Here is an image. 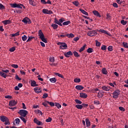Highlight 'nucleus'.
Segmentation results:
<instances>
[{"label": "nucleus", "mask_w": 128, "mask_h": 128, "mask_svg": "<svg viewBox=\"0 0 128 128\" xmlns=\"http://www.w3.org/2000/svg\"><path fill=\"white\" fill-rule=\"evenodd\" d=\"M38 35L40 39H41L42 42H40L42 47H46L45 43H48V40L45 38L44 34L42 30V29H40L38 32Z\"/></svg>", "instance_id": "f257e3e1"}, {"label": "nucleus", "mask_w": 128, "mask_h": 128, "mask_svg": "<svg viewBox=\"0 0 128 128\" xmlns=\"http://www.w3.org/2000/svg\"><path fill=\"white\" fill-rule=\"evenodd\" d=\"M0 120L2 122H4L5 126H6L8 124V126H10V120H8V118L4 116H0Z\"/></svg>", "instance_id": "f03ea898"}, {"label": "nucleus", "mask_w": 128, "mask_h": 128, "mask_svg": "<svg viewBox=\"0 0 128 128\" xmlns=\"http://www.w3.org/2000/svg\"><path fill=\"white\" fill-rule=\"evenodd\" d=\"M57 44L60 46V50H66L68 48L67 44L64 42H58Z\"/></svg>", "instance_id": "7ed1b4c3"}, {"label": "nucleus", "mask_w": 128, "mask_h": 128, "mask_svg": "<svg viewBox=\"0 0 128 128\" xmlns=\"http://www.w3.org/2000/svg\"><path fill=\"white\" fill-rule=\"evenodd\" d=\"M18 114H20L21 116H26V114H28V112L26 110H20L18 112Z\"/></svg>", "instance_id": "20e7f679"}, {"label": "nucleus", "mask_w": 128, "mask_h": 128, "mask_svg": "<svg viewBox=\"0 0 128 128\" xmlns=\"http://www.w3.org/2000/svg\"><path fill=\"white\" fill-rule=\"evenodd\" d=\"M119 94H120V90H115V91H114V92L112 93L113 98H118Z\"/></svg>", "instance_id": "39448f33"}, {"label": "nucleus", "mask_w": 128, "mask_h": 128, "mask_svg": "<svg viewBox=\"0 0 128 128\" xmlns=\"http://www.w3.org/2000/svg\"><path fill=\"white\" fill-rule=\"evenodd\" d=\"M87 34L88 36H96L97 32H96V30H88Z\"/></svg>", "instance_id": "423d86ee"}, {"label": "nucleus", "mask_w": 128, "mask_h": 128, "mask_svg": "<svg viewBox=\"0 0 128 128\" xmlns=\"http://www.w3.org/2000/svg\"><path fill=\"white\" fill-rule=\"evenodd\" d=\"M42 12L44 14H53L52 10H48V9L44 8L42 9Z\"/></svg>", "instance_id": "0eeeda50"}, {"label": "nucleus", "mask_w": 128, "mask_h": 128, "mask_svg": "<svg viewBox=\"0 0 128 128\" xmlns=\"http://www.w3.org/2000/svg\"><path fill=\"white\" fill-rule=\"evenodd\" d=\"M17 104L18 102H16V100H12L9 102V106H14Z\"/></svg>", "instance_id": "6e6552de"}, {"label": "nucleus", "mask_w": 128, "mask_h": 128, "mask_svg": "<svg viewBox=\"0 0 128 128\" xmlns=\"http://www.w3.org/2000/svg\"><path fill=\"white\" fill-rule=\"evenodd\" d=\"M34 91L36 92V94H41L42 92V88L40 87H35L34 88Z\"/></svg>", "instance_id": "1a4fd4ad"}, {"label": "nucleus", "mask_w": 128, "mask_h": 128, "mask_svg": "<svg viewBox=\"0 0 128 128\" xmlns=\"http://www.w3.org/2000/svg\"><path fill=\"white\" fill-rule=\"evenodd\" d=\"M34 122L35 124H36L37 125L39 126V125H43L42 122V121H40V120H38L36 118H35L34 119Z\"/></svg>", "instance_id": "9d476101"}, {"label": "nucleus", "mask_w": 128, "mask_h": 128, "mask_svg": "<svg viewBox=\"0 0 128 128\" xmlns=\"http://www.w3.org/2000/svg\"><path fill=\"white\" fill-rule=\"evenodd\" d=\"M22 22H24V24H32V21H30V19L28 18H24Z\"/></svg>", "instance_id": "9b49d317"}, {"label": "nucleus", "mask_w": 128, "mask_h": 128, "mask_svg": "<svg viewBox=\"0 0 128 128\" xmlns=\"http://www.w3.org/2000/svg\"><path fill=\"white\" fill-rule=\"evenodd\" d=\"M64 54L66 57H70V56H72L73 53L72 52V50H69L68 52H65Z\"/></svg>", "instance_id": "f8f14e48"}, {"label": "nucleus", "mask_w": 128, "mask_h": 128, "mask_svg": "<svg viewBox=\"0 0 128 128\" xmlns=\"http://www.w3.org/2000/svg\"><path fill=\"white\" fill-rule=\"evenodd\" d=\"M102 90H103L104 91H110V86H102Z\"/></svg>", "instance_id": "ddd939ff"}, {"label": "nucleus", "mask_w": 128, "mask_h": 128, "mask_svg": "<svg viewBox=\"0 0 128 128\" xmlns=\"http://www.w3.org/2000/svg\"><path fill=\"white\" fill-rule=\"evenodd\" d=\"M86 122V126H87V128H89L90 126L91 125V122L89 119H86L85 120Z\"/></svg>", "instance_id": "4468645a"}, {"label": "nucleus", "mask_w": 128, "mask_h": 128, "mask_svg": "<svg viewBox=\"0 0 128 128\" xmlns=\"http://www.w3.org/2000/svg\"><path fill=\"white\" fill-rule=\"evenodd\" d=\"M2 22L4 24H5V26H6V24H12L10 20H5L2 21Z\"/></svg>", "instance_id": "2eb2a0df"}, {"label": "nucleus", "mask_w": 128, "mask_h": 128, "mask_svg": "<svg viewBox=\"0 0 128 128\" xmlns=\"http://www.w3.org/2000/svg\"><path fill=\"white\" fill-rule=\"evenodd\" d=\"M76 90H84V86H82V84H77V86H76Z\"/></svg>", "instance_id": "dca6fc26"}, {"label": "nucleus", "mask_w": 128, "mask_h": 128, "mask_svg": "<svg viewBox=\"0 0 128 128\" xmlns=\"http://www.w3.org/2000/svg\"><path fill=\"white\" fill-rule=\"evenodd\" d=\"M92 12L93 14H94V16H100V14L98 12V10H93Z\"/></svg>", "instance_id": "f3484780"}, {"label": "nucleus", "mask_w": 128, "mask_h": 128, "mask_svg": "<svg viewBox=\"0 0 128 128\" xmlns=\"http://www.w3.org/2000/svg\"><path fill=\"white\" fill-rule=\"evenodd\" d=\"M99 32L101 33H105V34H108V36H110V33H108L107 30H104V29H100Z\"/></svg>", "instance_id": "a211bd4d"}, {"label": "nucleus", "mask_w": 128, "mask_h": 128, "mask_svg": "<svg viewBox=\"0 0 128 128\" xmlns=\"http://www.w3.org/2000/svg\"><path fill=\"white\" fill-rule=\"evenodd\" d=\"M80 97H82L84 98H86V97H88L87 94H84L83 92H82L80 94Z\"/></svg>", "instance_id": "6ab92c4d"}, {"label": "nucleus", "mask_w": 128, "mask_h": 128, "mask_svg": "<svg viewBox=\"0 0 128 128\" xmlns=\"http://www.w3.org/2000/svg\"><path fill=\"white\" fill-rule=\"evenodd\" d=\"M102 74H108V72L106 68H102Z\"/></svg>", "instance_id": "aec40b11"}, {"label": "nucleus", "mask_w": 128, "mask_h": 128, "mask_svg": "<svg viewBox=\"0 0 128 128\" xmlns=\"http://www.w3.org/2000/svg\"><path fill=\"white\" fill-rule=\"evenodd\" d=\"M64 22H65L64 18H61L60 19V26H62L63 23H64Z\"/></svg>", "instance_id": "412c9836"}, {"label": "nucleus", "mask_w": 128, "mask_h": 128, "mask_svg": "<svg viewBox=\"0 0 128 128\" xmlns=\"http://www.w3.org/2000/svg\"><path fill=\"white\" fill-rule=\"evenodd\" d=\"M80 10L82 12L83 14H84V16H88V12L84 10V9H80Z\"/></svg>", "instance_id": "4be33fe9"}, {"label": "nucleus", "mask_w": 128, "mask_h": 128, "mask_svg": "<svg viewBox=\"0 0 128 128\" xmlns=\"http://www.w3.org/2000/svg\"><path fill=\"white\" fill-rule=\"evenodd\" d=\"M34 112L35 114H38V115H42V111H41V110H34Z\"/></svg>", "instance_id": "5701e85b"}, {"label": "nucleus", "mask_w": 128, "mask_h": 128, "mask_svg": "<svg viewBox=\"0 0 128 128\" xmlns=\"http://www.w3.org/2000/svg\"><path fill=\"white\" fill-rule=\"evenodd\" d=\"M56 77H52V78H50V82H53V84H54L55 82H56Z\"/></svg>", "instance_id": "b1692460"}, {"label": "nucleus", "mask_w": 128, "mask_h": 128, "mask_svg": "<svg viewBox=\"0 0 128 128\" xmlns=\"http://www.w3.org/2000/svg\"><path fill=\"white\" fill-rule=\"evenodd\" d=\"M0 76H2V78H6V74L4 72L2 71L0 72Z\"/></svg>", "instance_id": "393cba45"}, {"label": "nucleus", "mask_w": 128, "mask_h": 128, "mask_svg": "<svg viewBox=\"0 0 128 128\" xmlns=\"http://www.w3.org/2000/svg\"><path fill=\"white\" fill-rule=\"evenodd\" d=\"M66 36L68 37V38H74V36L73 33H70V34H67Z\"/></svg>", "instance_id": "a878e982"}, {"label": "nucleus", "mask_w": 128, "mask_h": 128, "mask_svg": "<svg viewBox=\"0 0 128 128\" xmlns=\"http://www.w3.org/2000/svg\"><path fill=\"white\" fill-rule=\"evenodd\" d=\"M86 46V44H84V46H82V47H81V48H80V50H79V52H82L83 50H84Z\"/></svg>", "instance_id": "bb28decb"}, {"label": "nucleus", "mask_w": 128, "mask_h": 128, "mask_svg": "<svg viewBox=\"0 0 128 128\" xmlns=\"http://www.w3.org/2000/svg\"><path fill=\"white\" fill-rule=\"evenodd\" d=\"M54 23L57 24V26H60V19L59 20H58L57 18H54Z\"/></svg>", "instance_id": "cd10ccee"}, {"label": "nucleus", "mask_w": 128, "mask_h": 128, "mask_svg": "<svg viewBox=\"0 0 128 128\" xmlns=\"http://www.w3.org/2000/svg\"><path fill=\"white\" fill-rule=\"evenodd\" d=\"M94 50L93 49V48H89L87 50V52L88 53H92V52H94Z\"/></svg>", "instance_id": "c85d7f7f"}, {"label": "nucleus", "mask_w": 128, "mask_h": 128, "mask_svg": "<svg viewBox=\"0 0 128 128\" xmlns=\"http://www.w3.org/2000/svg\"><path fill=\"white\" fill-rule=\"evenodd\" d=\"M71 22L70 20H67L64 22V23H62L63 26H68V24H70Z\"/></svg>", "instance_id": "c756f323"}, {"label": "nucleus", "mask_w": 128, "mask_h": 128, "mask_svg": "<svg viewBox=\"0 0 128 128\" xmlns=\"http://www.w3.org/2000/svg\"><path fill=\"white\" fill-rule=\"evenodd\" d=\"M26 118V116H21L20 117V120H22L24 124H26V118Z\"/></svg>", "instance_id": "7c9ffc66"}, {"label": "nucleus", "mask_w": 128, "mask_h": 128, "mask_svg": "<svg viewBox=\"0 0 128 128\" xmlns=\"http://www.w3.org/2000/svg\"><path fill=\"white\" fill-rule=\"evenodd\" d=\"M74 54L75 57H80V54H79L78 52H76V50H74Z\"/></svg>", "instance_id": "2f4dec72"}, {"label": "nucleus", "mask_w": 128, "mask_h": 128, "mask_svg": "<svg viewBox=\"0 0 128 128\" xmlns=\"http://www.w3.org/2000/svg\"><path fill=\"white\" fill-rule=\"evenodd\" d=\"M121 24H122L123 26H126L127 24V20H124V19H122V20L120 22Z\"/></svg>", "instance_id": "473e14b6"}, {"label": "nucleus", "mask_w": 128, "mask_h": 128, "mask_svg": "<svg viewBox=\"0 0 128 128\" xmlns=\"http://www.w3.org/2000/svg\"><path fill=\"white\" fill-rule=\"evenodd\" d=\"M54 74H56V76H58V77H61V78H64V76H63V74H58V72H56Z\"/></svg>", "instance_id": "72a5a7b5"}, {"label": "nucleus", "mask_w": 128, "mask_h": 128, "mask_svg": "<svg viewBox=\"0 0 128 128\" xmlns=\"http://www.w3.org/2000/svg\"><path fill=\"white\" fill-rule=\"evenodd\" d=\"M72 2V4L76 6H78L80 4L79 2H78V0Z\"/></svg>", "instance_id": "f704fd0d"}, {"label": "nucleus", "mask_w": 128, "mask_h": 128, "mask_svg": "<svg viewBox=\"0 0 128 128\" xmlns=\"http://www.w3.org/2000/svg\"><path fill=\"white\" fill-rule=\"evenodd\" d=\"M76 108L78 109H82L83 108L82 104H79V105H76Z\"/></svg>", "instance_id": "c9c22d12"}, {"label": "nucleus", "mask_w": 128, "mask_h": 128, "mask_svg": "<svg viewBox=\"0 0 128 128\" xmlns=\"http://www.w3.org/2000/svg\"><path fill=\"white\" fill-rule=\"evenodd\" d=\"M52 28H54V29H57L58 26L57 24L55 23L54 24H52Z\"/></svg>", "instance_id": "e433bc0d"}, {"label": "nucleus", "mask_w": 128, "mask_h": 128, "mask_svg": "<svg viewBox=\"0 0 128 128\" xmlns=\"http://www.w3.org/2000/svg\"><path fill=\"white\" fill-rule=\"evenodd\" d=\"M36 86H38V84H36V81L33 80L32 81V86L34 87V88H35L36 87Z\"/></svg>", "instance_id": "4c0bfd02"}, {"label": "nucleus", "mask_w": 128, "mask_h": 128, "mask_svg": "<svg viewBox=\"0 0 128 128\" xmlns=\"http://www.w3.org/2000/svg\"><path fill=\"white\" fill-rule=\"evenodd\" d=\"M122 44L125 48H128V43L127 42H123Z\"/></svg>", "instance_id": "58836bf2"}, {"label": "nucleus", "mask_w": 128, "mask_h": 128, "mask_svg": "<svg viewBox=\"0 0 128 128\" xmlns=\"http://www.w3.org/2000/svg\"><path fill=\"white\" fill-rule=\"evenodd\" d=\"M94 104H100L101 102H100V101H98V100H94Z\"/></svg>", "instance_id": "ea45409f"}, {"label": "nucleus", "mask_w": 128, "mask_h": 128, "mask_svg": "<svg viewBox=\"0 0 128 128\" xmlns=\"http://www.w3.org/2000/svg\"><path fill=\"white\" fill-rule=\"evenodd\" d=\"M75 102L77 104H82V101H80V100H78V98L76 99Z\"/></svg>", "instance_id": "a19ab883"}, {"label": "nucleus", "mask_w": 128, "mask_h": 128, "mask_svg": "<svg viewBox=\"0 0 128 128\" xmlns=\"http://www.w3.org/2000/svg\"><path fill=\"white\" fill-rule=\"evenodd\" d=\"M108 50H109L110 52H112V50H113V47L112 46H109L108 48Z\"/></svg>", "instance_id": "79ce46f5"}, {"label": "nucleus", "mask_w": 128, "mask_h": 128, "mask_svg": "<svg viewBox=\"0 0 128 128\" xmlns=\"http://www.w3.org/2000/svg\"><path fill=\"white\" fill-rule=\"evenodd\" d=\"M10 6H11V8H16L18 4L14 3V4H10Z\"/></svg>", "instance_id": "37998d69"}, {"label": "nucleus", "mask_w": 128, "mask_h": 128, "mask_svg": "<svg viewBox=\"0 0 128 128\" xmlns=\"http://www.w3.org/2000/svg\"><path fill=\"white\" fill-rule=\"evenodd\" d=\"M15 122H16V124H20V118H16L15 120Z\"/></svg>", "instance_id": "c03bdc74"}, {"label": "nucleus", "mask_w": 128, "mask_h": 128, "mask_svg": "<svg viewBox=\"0 0 128 128\" xmlns=\"http://www.w3.org/2000/svg\"><path fill=\"white\" fill-rule=\"evenodd\" d=\"M98 97H102L104 96L103 92H101L100 91L99 92H98Z\"/></svg>", "instance_id": "a18cd8bd"}, {"label": "nucleus", "mask_w": 128, "mask_h": 128, "mask_svg": "<svg viewBox=\"0 0 128 128\" xmlns=\"http://www.w3.org/2000/svg\"><path fill=\"white\" fill-rule=\"evenodd\" d=\"M27 39L28 37L24 35V36H22V40L23 42H26V40Z\"/></svg>", "instance_id": "49530a36"}, {"label": "nucleus", "mask_w": 128, "mask_h": 128, "mask_svg": "<svg viewBox=\"0 0 128 128\" xmlns=\"http://www.w3.org/2000/svg\"><path fill=\"white\" fill-rule=\"evenodd\" d=\"M111 18L110 13L106 14V19H108V20Z\"/></svg>", "instance_id": "de8ad7c7"}, {"label": "nucleus", "mask_w": 128, "mask_h": 128, "mask_svg": "<svg viewBox=\"0 0 128 128\" xmlns=\"http://www.w3.org/2000/svg\"><path fill=\"white\" fill-rule=\"evenodd\" d=\"M96 46L97 47H100V46L101 44L100 42H98V40H96Z\"/></svg>", "instance_id": "09e8293b"}, {"label": "nucleus", "mask_w": 128, "mask_h": 128, "mask_svg": "<svg viewBox=\"0 0 128 128\" xmlns=\"http://www.w3.org/2000/svg\"><path fill=\"white\" fill-rule=\"evenodd\" d=\"M20 36V32H16V33L14 34H12V37L14 36Z\"/></svg>", "instance_id": "8fccbe9b"}, {"label": "nucleus", "mask_w": 128, "mask_h": 128, "mask_svg": "<svg viewBox=\"0 0 128 128\" xmlns=\"http://www.w3.org/2000/svg\"><path fill=\"white\" fill-rule=\"evenodd\" d=\"M10 52H14L16 50V48L15 47H12L9 50Z\"/></svg>", "instance_id": "3c124183"}, {"label": "nucleus", "mask_w": 128, "mask_h": 128, "mask_svg": "<svg viewBox=\"0 0 128 128\" xmlns=\"http://www.w3.org/2000/svg\"><path fill=\"white\" fill-rule=\"evenodd\" d=\"M11 66H12V68H18V64H12Z\"/></svg>", "instance_id": "603ef678"}, {"label": "nucleus", "mask_w": 128, "mask_h": 128, "mask_svg": "<svg viewBox=\"0 0 128 128\" xmlns=\"http://www.w3.org/2000/svg\"><path fill=\"white\" fill-rule=\"evenodd\" d=\"M0 10H6V7L2 4H0Z\"/></svg>", "instance_id": "864d4df0"}, {"label": "nucleus", "mask_w": 128, "mask_h": 128, "mask_svg": "<svg viewBox=\"0 0 128 128\" xmlns=\"http://www.w3.org/2000/svg\"><path fill=\"white\" fill-rule=\"evenodd\" d=\"M56 108H62V105H60V104H56Z\"/></svg>", "instance_id": "5fc2aeb1"}, {"label": "nucleus", "mask_w": 128, "mask_h": 128, "mask_svg": "<svg viewBox=\"0 0 128 128\" xmlns=\"http://www.w3.org/2000/svg\"><path fill=\"white\" fill-rule=\"evenodd\" d=\"M38 80H39L40 81H44L43 78H42L40 74H38Z\"/></svg>", "instance_id": "6e6d98bb"}, {"label": "nucleus", "mask_w": 128, "mask_h": 128, "mask_svg": "<svg viewBox=\"0 0 128 128\" xmlns=\"http://www.w3.org/2000/svg\"><path fill=\"white\" fill-rule=\"evenodd\" d=\"M119 110L120 111H125V108H123L122 106H120Z\"/></svg>", "instance_id": "4d7b16f0"}, {"label": "nucleus", "mask_w": 128, "mask_h": 128, "mask_svg": "<svg viewBox=\"0 0 128 128\" xmlns=\"http://www.w3.org/2000/svg\"><path fill=\"white\" fill-rule=\"evenodd\" d=\"M101 48L102 50H106V46L103 45L102 46Z\"/></svg>", "instance_id": "13d9d810"}, {"label": "nucleus", "mask_w": 128, "mask_h": 128, "mask_svg": "<svg viewBox=\"0 0 128 128\" xmlns=\"http://www.w3.org/2000/svg\"><path fill=\"white\" fill-rule=\"evenodd\" d=\"M4 98H10V100H12V96L10 95L6 96Z\"/></svg>", "instance_id": "bf43d9fd"}, {"label": "nucleus", "mask_w": 128, "mask_h": 128, "mask_svg": "<svg viewBox=\"0 0 128 128\" xmlns=\"http://www.w3.org/2000/svg\"><path fill=\"white\" fill-rule=\"evenodd\" d=\"M97 91H100L98 88H92V92H94V93L97 92Z\"/></svg>", "instance_id": "052dcab7"}, {"label": "nucleus", "mask_w": 128, "mask_h": 128, "mask_svg": "<svg viewBox=\"0 0 128 128\" xmlns=\"http://www.w3.org/2000/svg\"><path fill=\"white\" fill-rule=\"evenodd\" d=\"M52 120V118H48V119L46 120V122H50Z\"/></svg>", "instance_id": "680f3d73"}, {"label": "nucleus", "mask_w": 128, "mask_h": 128, "mask_svg": "<svg viewBox=\"0 0 128 128\" xmlns=\"http://www.w3.org/2000/svg\"><path fill=\"white\" fill-rule=\"evenodd\" d=\"M74 82H80V78H74Z\"/></svg>", "instance_id": "e2e57ef3"}, {"label": "nucleus", "mask_w": 128, "mask_h": 128, "mask_svg": "<svg viewBox=\"0 0 128 128\" xmlns=\"http://www.w3.org/2000/svg\"><path fill=\"white\" fill-rule=\"evenodd\" d=\"M50 62H54V57H50Z\"/></svg>", "instance_id": "0e129e2a"}, {"label": "nucleus", "mask_w": 128, "mask_h": 128, "mask_svg": "<svg viewBox=\"0 0 128 128\" xmlns=\"http://www.w3.org/2000/svg\"><path fill=\"white\" fill-rule=\"evenodd\" d=\"M46 97H48V94H44V95L42 96L43 98H46Z\"/></svg>", "instance_id": "69168bd1"}, {"label": "nucleus", "mask_w": 128, "mask_h": 128, "mask_svg": "<svg viewBox=\"0 0 128 128\" xmlns=\"http://www.w3.org/2000/svg\"><path fill=\"white\" fill-rule=\"evenodd\" d=\"M2 70L3 72H6V74H8V72H10V70Z\"/></svg>", "instance_id": "338daca9"}, {"label": "nucleus", "mask_w": 128, "mask_h": 128, "mask_svg": "<svg viewBox=\"0 0 128 128\" xmlns=\"http://www.w3.org/2000/svg\"><path fill=\"white\" fill-rule=\"evenodd\" d=\"M113 6L118 8V4H117V3H113Z\"/></svg>", "instance_id": "774afa93"}]
</instances>
